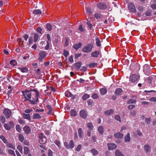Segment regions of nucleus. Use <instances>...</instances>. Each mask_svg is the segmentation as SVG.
Returning a JSON list of instances; mask_svg holds the SVG:
<instances>
[{"mask_svg": "<svg viewBox=\"0 0 156 156\" xmlns=\"http://www.w3.org/2000/svg\"><path fill=\"white\" fill-rule=\"evenodd\" d=\"M32 90L35 92V96L34 97V98H33V100H29L30 101L31 104L33 105L36 104L38 101V97L39 96V93L38 91L36 89H33Z\"/></svg>", "mask_w": 156, "mask_h": 156, "instance_id": "f257e3e1", "label": "nucleus"}, {"mask_svg": "<svg viewBox=\"0 0 156 156\" xmlns=\"http://www.w3.org/2000/svg\"><path fill=\"white\" fill-rule=\"evenodd\" d=\"M93 48L92 44H88L83 48V51L85 53L90 52Z\"/></svg>", "mask_w": 156, "mask_h": 156, "instance_id": "f03ea898", "label": "nucleus"}, {"mask_svg": "<svg viewBox=\"0 0 156 156\" xmlns=\"http://www.w3.org/2000/svg\"><path fill=\"white\" fill-rule=\"evenodd\" d=\"M22 92L25 98L24 101L29 100V99L31 98L32 93H31L30 91L25 90L24 91H22Z\"/></svg>", "mask_w": 156, "mask_h": 156, "instance_id": "7ed1b4c3", "label": "nucleus"}, {"mask_svg": "<svg viewBox=\"0 0 156 156\" xmlns=\"http://www.w3.org/2000/svg\"><path fill=\"white\" fill-rule=\"evenodd\" d=\"M140 77L138 74H133L130 76L129 80L132 82L134 83L139 80Z\"/></svg>", "mask_w": 156, "mask_h": 156, "instance_id": "20e7f679", "label": "nucleus"}, {"mask_svg": "<svg viewBox=\"0 0 156 156\" xmlns=\"http://www.w3.org/2000/svg\"><path fill=\"white\" fill-rule=\"evenodd\" d=\"M47 55L46 53L44 51H41L39 54L38 59L40 62H42V59L44 58Z\"/></svg>", "mask_w": 156, "mask_h": 156, "instance_id": "39448f33", "label": "nucleus"}, {"mask_svg": "<svg viewBox=\"0 0 156 156\" xmlns=\"http://www.w3.org/2000/svg\"><path fill=\"white\" fill-rule=\"evenodd\" d=\"M64 145L65 147L67 149L73 148L74 146V144L72 140H71L68 144L67 142H65L64 143Z\"/></svg>", "mask_w": 156, "mask_h": 156, "instance_id": "423d86ee", "label": "nucleus"}, {"mask_svg": "<svg viewBox=\"0 0 156 156\" xmlns=\"http://www.w3.org/2000/svg\"><path fill=\"white\" fill-rule=\"evenodd\" d=\"M128 8L130 11L135 12L136 9L134 5L132 2H130L128 5Z\"/></svg>", "mask_w": 156, "mask_h": 156, "instance_id": "0eeeda50", "label": "nucleus"}, {"mask_svg": "<svg viewBox=\"0 0 156 156\" xmlns=\"http://www.w3.org/2000/svg\"><path fill=\"white\" fill-rule=\"evenodd\" d=\"M3 113L5 116L6 118L7 119H8L10 118L12 112L9 109L7 108H5L4 110Z\"/></svg>", "mask_w": 156, "mask_h": 156, "instance_id": "6e6552de", "label": "nucleus"}, {"mask_svg": "<svg viewBox=\"0 0 156 156\" xmlns=\"http://www.w3.org/2000/svg\"><path fill=\"white\" fill-rule=\"evenodd\" d=\"M97 7L100 9H105L107 8V6L105 4L102 3H98L97 4Z\"/></svg>", "mask_w": 156, "mask_h": 156, "instance_id": "1a4fd4ad", "label": "nucleus"}, {"mask_svg": "<svg viewBox=\"0 0 156 156\" xmlns=\"http://www.w3.org/2000/svg\"><path fill=\"white\" fill-rule=\"evenodd\" d=\"M23 130L26 134H29L31 131L30 128L27 126H25L23 128Z\"/></svg>", "mask_w": 156, "mask_h": 156, "instance_id": "9d476101", "label": "nucleus"}, {"mask_svg": "<svg viewBox=\"0 0 156 156\" xmlns=\"http://www.w3.org/2000/svg\"><path fill=\"white\" fill-rule=\"evenodd\" d=\"M108 149L109 150L114 149L116 148L117 147L116 145L114 143L109 144H108Z\"/></svg>", "mask_w": 156, "mask_h": 156, "instance_id": "9b49d317", "label": "nucleus"}, {"mask_svg": "<svg viewBox=\"0 0 156 156\" xmlns=\"http://www.w3.org/2000/svg\"><path fill=\"white\" fill-rule=\"evenodd\" d=\"M82 63L81 62L76 63L74 64V67L75 69L78 70L82 66Z\"/></svg>", "mask_w": 156, "mask_h": 156, "instance_id": "f8f14e48", "label": "nucleus"}, {"mask_svg": "<svg viewBox=\"0 0 156 156\" xmlns=\"http://www.w3.org/2000/svg\"><path fill=\"white\" fill-rule=\"evenodd\" d=\"M80 115L81 117L83 119H85L87 115L86 112L84 110H81L80 111Z\"/></svg>", "mask_w": 156, "mask_h": 156, "instance_id": "ddd939ff", "label": "nucleus"}, {"mask_svg": "<svg viewBox=\"0 0 156 156\" xmlns=\"http://www.w3.org/2000/svg\"><path fill=\"white\" fill-rule=\"evenodd\" d=\"M122 92L123 90L121 88H118L115 90V93L116 95H119Z\"/></svg>", "mask_w": 156, "mask_h": 156, "instance_id": "4468645a", "label": "nucleus"}, {"mask_svg": "<svg viewBox=\"0 0 156 156\" xmlns=\"http://www.w3.org/2000/svg\"><path fill=\"white\" fill-rule=\"evenodd\" d=\"M47 141V139L46 138L44 137L43 138H41V139H39V143L41 144H44Z\"/></svg>", "mask_w": 156, "mask_h": 156, "instance_id": "2eb2a0df", "label": "nucleus"}, {"mask_svg": "<svg viewBox=\"0 0 156 156\" xmlns=\"http://www.w3.org/2000/svg\"><path fill=\"white\" fill-rule=\"evenodd\" d=\"M99 54V52L98 51H95L91 53V56L93 57H98Z\"/></svg>", "mask_w": 156, "mask_h": 156, "instance_id": "dca6fc26", "label": "nucleus"}, {"mask_svg": "<svg viewBox=\"0 0 156 156\" xmlns=\"http://www.w3.org/2000/svg\"><path fill=\"white\" fill-rule=\"evenodd\" d=\"M18 69L22 73H27L28 71V68L26 67H19Z\"/></svg>", "mask_w": 156, "mask_h": 156, "instance_id": "f3484780", "label": "nucleus"}, {"mask_svg": "<svg viewBox=\"0 0 156 156\" xmlns=\"http://www.w3.org/2000/svg\"><path fill=\"white\" fill-rule=\"evenodd\" d=\"M114 135L115 138H121L123 136V134L119 132L115 133Z\"/></svg>", "mask_w": 156, "mask_h": 156, "instance_id": "a211bd4d", "label": "nucleus"}, {"mask_svg": "<svg viewBox=\"0 0 156 156\" xmlns=\"http://www.w3.org/2000/svg\"><path fill=\"white\" fill-rule=\"evenodd\" d=\"M82 45V44L81 43H79L77 44H76L73 45V47L76 50H77L79 48L81 47Z\"/></svg>", "mask_w": 156, "mask_h": 156, "instance_id": "6ab92c4d", "label": "nucleus"}, {"mask_svg": "<svg viewBox=\"0 0 156 156\" xmlns=\"http://www.w3.org/2000/svg\"><path fill=\"white\" fill-rule=\"evenodd\" d=\"M32 34H34V42H36L39 38V35L36 33H34Z\"/></svg>", "mask_w": 156, "mask_h": 156, "instance_id": "aec40b11", "label": "nucleus"}, {"mask_svg": "<svg viewBox=\"0 0 156 156\" xmlns=\"http://www.w3.org/2000/svg\"><path fill=\"white\" fill-rule=\"evenodd\" d=\"M101 94L102 95H104L107 92V90L106 88H101L100 90Z\"/></svg>", "mask_w": 156, "mask_h": 156, "instance_id": "412c9836", "label": "nucleus"}, {"mask_svg": "<svg viewBox=\"0 0 156 156\" xmlns=\"http://www.w3.org/2000/svg\"><path fill=\"white\" fill-rule=\"evenodd\" d=\"M19 140L21 142H23L24 140V137L23 135L21 133H19L18 135Z\"/></svg>", "mask_w": 156, "mask_h": 156, "instance_id": "4be33fe9", "label": "nucleus"}, {"mask_svg": "<svg viewBox=\"0 0 156 156\" xmlns=\"http://www.w3.org/2000/svg\"><path fill=\"white\" fill-rule=\"evenodd\" d=\"M33 118L34 119H39L41 118V117L38 113L34 114L33 115Z\"/></svg>", "mask_w": 156, "mask_h": 156, "instance_id": "5701e85b", "label": "nucleus"}, {"mask_svg": "<svg viewBox=\"0 0 156 156\" xmlns=\"http://www.w3.org/2000/svg\"><path fill=\"white\" fill-rule=\"evenodd\" d=\"M23 118L24 119H26L29 120H30V116L29 114H26L24 113L23 115Z\"/></svg>", "mask_w": 156, "mask_h": 156, "instance_id": "b1692460", "label": "nucleus"}, {"mask_svg": "<svg viewBox=\"0 0 156 156\" xmlns=\"http://www.w3.org/2000/svg\"><path fill=\"white\" fill-rule=\"evenodd\" d=\"M96 40V44L97 45L98 47H100L101 46V41L99 39L98 37H96L95 38Z\"/></svg>", "mask_w": 156, "mask_h": 156, "instance_id": "393cba45", "label": "nucleus"}, {"mask_svg": "<svg viewBox=\"0 0 156 156\" xmlns=\"http://www.w3.org/2000/svg\"><path fill=\"white\" fill-rule=\"evenodd\" d=\"M144 149L146 152H147L150 151V147L148 145H146L144 146Z\"/></svg>", "mask_w": 156, "mask_h": 156, "instance_id": "a878e982", "label": "nucleus"}, {"mask_svg": "<svg viewBox=\"0 0 156 156\" xmlns=\"http://www.w3.org/2000/svg\"><path fill=\"white\" fill-rule=\"evenodd\" d=\"M70 114L72 116H75L77 115V113L74 110H72L70 112Z\"/></svg>", "mask_w": 156, "mask_h": 156, "instance_id": "bb28decb", "label": "nucleus"}, {"mask_svg": "<svg viewBox=\"0 0 156 156\" xmlns=\"http://www.w3.org/2000/svg\"><path fill=\"white\" fill-rule=\"evenodd\" d=\"M130 140V137L129 136V133H128L126 136L125 137V142H129Z\"/></svg>", "mask_w": 156, "mask_h": 156, "instance_id": "cd10ccee", "label": "nucleus"}, {"mask_svg": "<svg viewBox=\"0 0 156 156\" xmlns=\"http://www.w3.org/2000/svg\"><path fill=\"white\" fill-rule=\"evenodd\" d=\"M116 156H124L122 154L121 152L119 150H117L115 152Z\"/></svg>", "mask_w": 156, "mask_h": 156, "instance_id": "c85d7f7f", "label": "nucleus"}, {"mask_svg": "<svg viewBox=\"0 0 156 156\" xmlns=\"http://www.w3.org/2000/svg\"><path fill=\"white\" fill-rule=\"evenodd\" d=\"M113 112V110L110 109L109 110L106 111L105 112V115H109L112 114Z\"/></svg>", "mask_w": 156, "mask_h": 156, "instance_id": "c756f323", "label": "nucleus"}, {"mask_svg": "<svg viewBox=\"0 0 156 156\" xmlns=\"http://www.w3.org/2000/svg\"><path fill=\"white\" fill-rule=\"evenodd\" d=\"M29 152V148L28 147H24V153L25 154H27Z\"/></svg>", "mask_w": 156, "mask_h": 156, "instance_id": "7c9ffc66", "label": "nucleus"}, {"mask_svg": "<svg viewBox=\"0 0 156 156\" xmlns=\"http://www.w3.org/2000/svg\"><path fill=\"white\" fill-rule=\"evenodd\" d=\"M33 13L35 14H41V12L39 9H35L34 10Z\"/></svg>", "mask_w": 156, "mask_h": 156, "instance_id": "2f4dec72", "label": "nucleus"}, {"mask_svg": "<svg viewBox=\"0 0 156 156\" xmlns=\"http://www.w3.org/2000/svg\"><path fill=\"white\" fill-rule=\"evenodd\" d=\"M39 146L41 148V153L44 152L45 150H47V148H45L44 145H40Z\"/></svg>", "mask_w": 156, "mask_h": 156, "instance_id": "473e14b6", "label": "nucleus"}, {"mask_svg": "<svg viewBox=\"0 0 156 156\" xmlns=\"http://www.w3.org/2000/svg\"><path fill=\"white\" fill-rule=\"evenodd\" d=\"M4 127L6 129V130H9L11 128H11V127L10 126L7 124V123H5L4 125Z\"/></svg>", "mask_w": 156, "mask_h": 156, "instance_id": "72a5a7b5", "label": "nucleus"}, {"mask_svg": "<svg viewBox=\"0 0 156 156\" xmlns=\"http://www.w3.org/2000/svg\"><path fill=\"white\" fill-rule=\"evenodd\" d=\"M136 102V100H135L133 99H130L127 102V103L128 104H133V103H135Z\"/></svg>", "mask_w": 156, "mask_h": 156, "instance_id": "f704fd0d", "label": "nucleus"}, {"mask_svg": "<svg viewBox=\"0 0 156 156\" xmlns=\"http://www.w3.org/2000/svg\"><path fill=\"white\" fill-rule=\"evenodd\" d=\"M7 146L10 148H11L13 149H15V145H13L11 143H9L7 144Z\"/></svg>", "mask_w": 156, "mask_h": 156, "instance_id": "c9c22d12", "label": "nucleus"}, {"mask_svg": "<svg viewBox=\"0 0 156 156\" xmlns=\"http://www.w3.org/2000/svg\"><path fill=\"white\" fill-rule=\"evenodd\" d=\"M90 97V95L87 94H84L83 97L82 99L84 100H85L89 98Z\"/></svg>", "mask_w": 156, "mask_h": 156, "instance_id": "e433bc0d", "label": "nucleus"}, {"mask_svg": "<svg viewBox=\"0 0 156 156\" xmlns=\"http://www.w3.org/2000/svg\"><path fill=\"white\" fill-rule=\"evenodd\" d=\"M87 126L88 129L90 130L93 129V126L91 123H88L87 124Z\"/></svg>", "mask_w": 156, "mask_h": 156, "instance_id": "4c0bfd02", "label": "nucleus"}, {"mask_svg": "<svg viewBox=\"0 0 156 156\" xmlns=\"http://www.w3.org/2000/svg\"><path fill=\"white\" fill-rule=\"evenodd\" d=\"M8 151L9 154L14 155V156H16V154L14 151L11 149H9Z\"/></svg>", "mask_w": 156, "mask_h": 156, "instance_id": "58836bf2", "label": "nucleus"}, {"mask_svg": "<svg viewBox=\"0 0 156 156\" xmlns=\"http://www.w3.org/2000/svg\"><path fill=\"white\" fill-rule=\"evenodd\" d=\"M10 64L12 66H15L17 64L16 61L15 60H12L10 62Z\"/></svg>", "mask_w": 156, "mask_h": 156, "instance_id": "ea45409f", "label": "nucleus"}, {"mask_svg": "<svg viewBox=\"0 0 156 156\" xmlns=\"http://www.w3.org/2000/svg\"><path fill=\"white\" fill-rule=\"evenodd\" d=\"M0 120L2 123H4L5 121V119L3 115H1L0 116Z\"/></svg>", "mask_w": 156, "mask_h": 156, "instance_id": "a19ab883", "label": "nucleus"}, {"mask_svg": "<svg viewBox=\"0 0 156 156\" xmlns=\"http://www.w3.org/2000/svg\"><path fill=\"white\" fill-rule=\"evenodd\" d=\"M0 138L2 140L4 143H7V141L4 136L2 135L1 136H0Z\"/></svg>", "mask_w": 156, "mask_h": 156, "instance_id": "79ce46f5", "label": "nucleus"}, {"mask_svg": "<svg viewBox=\"0 0 156 156\" xmlns=\"http://www.w3.org/2000/svg\"><path fill=\"white\" fill-rule=\"evenodd\" d=\"M94 16L96 19H98L101 18L102 15L100 13H97L94 14Z\"/></svg>", "mask_w": 156, "mask_h": 156, "instance_id": "37998d69", "label": "nucleus"}, {"mask_svg": "<svg viewBox=\"0 0 156 156\" xmlns=\"http://www.w3.org/2000/svg\"><path fill=\"white\" fill-rule=\"evenodd\" d=\"M16 129L19 132H20L21 128V126L19 125H17L16 126Z\"/></svg>", "mask_w": 156, "mask_h": 156, "instance_id": "c03bdc74", "label": "nucleus"}, {"mask_svg": "<svg viewBox=\"0 0 156 156\" xmlns=\"http://www.w3.org/2000/svg\"><path fill=\"white\" fill-rule=\"evenodd\" d=\"M78 133L80 137H82V130L81 128H80L78 129Z\"/></svg>", "mask_w": 156, "mask_h": 156, "instance_id": "a18cd8bd", "label": "nucleus"}, {"mask_svg": "<svg viewBox=\"0 0 156 156\" xmlns=\"http://www.w3.org/2000/svg\"><path fill=\"white\" fill-rule=\"evenodd\" d=\"M103 129L102 126H99L98 128V131L101 134H102L103 133Z\"/></svg>", "mask_w": 156, "mask_h": 156, "instance_id": "49530a36", "label": "nucleus"}, {"mask_svg": "<svg viewBox=\"0 0 156 156\" xmlns=\"http://www.w3.org/2000/svg\"><path fill=\"white\" fill-rule=\"evenodd\" d=\"M46 27L47 29L49 30H51L52 29V26L49 23H47L46 24Z\"/></svg>", "mask_w": 156, "mask_h": 156, "instance_id": "de8ad7c7", "label": "nucleus"}, {"mask_svg": "<svg viewBox=\"0 0 156 156\" xmlns=\"http://www.w3.org/2000/svg\"><path fill=\"white\" fill-rule=\"evenodd\" d=\"M151 7L153 10H156V3L151 4Z\"/></svg>", "mask_w": 156, "mask_h": 156, "instance_id": "09e8293b", "label": "nucleus"}, {"mask_svg": "<svg viewBox=\"0 0 156 156\" xmlns=\"http://www.w3.org/2000/svg\"><path fill=\"white\" fill-rule=\"evenodd\" d=\"M69 54V52L66 50H64L63 55L66 57H67Z\"/></svg>", "mask_w": 156, "mask_h": 156, "instance_id": "8fccbe9b", "label": "nucleus"}, {"mask_svg": "<svg viewBox=\"0 0 156 156\" xmlns=\"http://www.w3.org/2000/svg\"><path fill=\"white\" fill-rule=\"evenodd\" d=\"M91 152L94 155H96L98 154V151L94 149H93L91 150Z\"/></svg>", "mask_w": 156, "mask_h": 156, "instance_id": "3c124183", "label": "nucleus"}, {"mask_svg": "<svg viewBox=\"0 0 156 156\" xmlns=\"http://www.w3.org/2000/svg\"><path fill=\"white\" fill-rule=\"evenodd\" d=\"M17 148L20 153H22L23 151V148L22 146L20 145H18L17 147Z\"/></svg>", "mask_w": 156, "mask_h": 156, "instance_id": "603ef678", "label": "nucleus"}, {"mask_svg": "<svg viewBox=\"0 0 156 156\" xmlns=\"http://www.w3.org/2000/svg\"><path fill=\"white\" fill-rule=\"evenodd\" d=\"M47 107L49 109V111L48 112V114H51L52 113V108H51V106H50L49 105H48L47 106Z\"/></svg>", "mask_w": 156, "mask_h": 156, "instance_id": "864d4df0", "label": "nucleus"}, {"mask_svg": "<svg viewBox=\"0 0 156 156\" xmlns=\"http://www.w3.org/2000/svg\"><path fill=\"white\" fill-rule=\"evenodd\" d=\"M91 97L94 99H97L98 98V96L97 94L94 93L92 95Z\"/></svg>", "mask_w": 156, "mask_h": 156, "instance_id": "5fc2aeb1", "label": "nucleus"}, {"mask_svg": "<svg viewBox=\"0 0 156 156\" xmlns=\"http://www.w3.org/2000/svg\"><path fill=\"white\" fill-rule=\"evenodd\" d=\"M115 119L121 122V119L120 116L119 115H116L115 116Z\"/></svg>", "mask_w": 156, "mask_h": 156, "instance_id": "6e6d98bb", "label": "nucleus"}, {"mask_svg": "<svg viewBox=\"0 0 156 156\" xmlns=\"http://www.w3.org/2000/svg\"><path fill=\"white\" fill-rule=\"evenodd\" d=\"M149 101H151L156 102V97H152L149 99Z\"/></svg>", "mask_w": 156, "mask_h": 156, "instance_id": "4d7b16f0", "label": "nucleus"}, {"mask_svg": "<svg viewBox=\"0 0 156 156\" xmlns=\"http://www.w3.org/2000/svg\"><path fill=\"white\" fill-rule=\"evenodd\" d=\"M86 11H87V13L88 14H91V13H92V12H91V9L90 8L88 7V8H87V9H86Z\"/></svg>", "mask_w": 156, "mask_h": 156, "instance_id": "13d9d810", "label": "nucleus"}, {"mask_svg": "<svg viewBox=\"0 0 156 156\" xmlns=\"http://www.w3.org/2000/svg\"><path fill=\"white\" fill-rule=\"evenodd\" d=\"M55 144L58 147H60V143L59 141L56 140L55 141Z\"/></svg>", "mask_w": 156, "mask_h": 156, "instance_id": "bf43d9fd", "label": "nucleus"}, {"mask_svg": "<svg viewBox=\"0 0 156 156\" xmlns=\"http://www.w3.org/2000/svg\"><path fill=\"white\" fill-rule=\"evenodd\" d=\"M48 156H53V152L51 150H49L48 151Z\"/></svg>", "mask_w": 156, "mask_h": 156, "instance_id": "052dcab7", "label": "nucleus"}, {"mask_svg": "<svg viewBox=\"0 0 156 156\" xmlns=\"http://www.w3.org/2000/svg\"><path fill=\"white\" fill-rule=\"evenodd\" d=\"M79 30L81 32H83L84 31V28L82 27V25H80L79 27Z\"/></svg>", "mask_w": 156, "mask_h": 156, "instance_id": "680f3d73", "label": "nucleus"}, {"mask_svg": "<svg viewBox=\"0 0 156 156\" xmlns=\"http://www.w3.org/2000/svg\"><path fill=\"white\" fill-rule=\"evenodd\" d=\"M96 65V64L95 63H91L89 65V66L90 68H94Z\"/></svg>", "mask_w": 156, "mask_h": 156, "instance_id": "e2e57ef3", "label": "nucleus"}, {"mask_svg": "<svg viewBox=\"0 0 156 156\" xmlns=\"http://www.w3.org/2000/svg\"><path fill=\"white\" fill-rule=\"evenodd\" d=\"M80 70L82 71L85 72L87 70V68L86 67L83 66L81 68Z\"/></svg>", "mask_w": 156, "mask_h": 156, "instance_id": "0e129e2a", "label": "nucleus"}, {"mask_svg": "<svg viewBox=\"0 0 156 156\" xmlns=\"http://www.w3.org/2000/svg\"><path fill=\"white\" fill-rule=\"evenodd\" d=\"M69 61L71 63L73 62V56L71 55L69 57Z\"/></svg>", "mask_w": 156, "mask_h": 156, "instance_id": "69168bd1", "label": "nucleus"}, {"mask_svg": "<svg viewBox=\"0 0 156 156\" xmlns=\"http://www.w3.org/2000/svg\"><path fill=\"white\" fill-rule=\"evenodd\" d=\"M82 146L80 144L79 145L76 149V150L77 151H79L81 148Z\"/></svg>", "mask_w": 156, "mask_h": 156, "instance_id": "338daca9", "label": "nucleus"}, {"mask_svg": "<svg viewBox=\"0 0 156 156\" xmlns=\"http://www.w3.org/2000/svg\"><path fill=\"white\" fill-rule=\"evenodd\" d=\"M10 126L11 127V128H12L14 127V125L13 122L12 121H10L9 122V124Z\"/></svg>", "mask_w": 156, "mask_h": 156, "instance_id": "774afa93", "label": "nucleus"}]
</instances>
